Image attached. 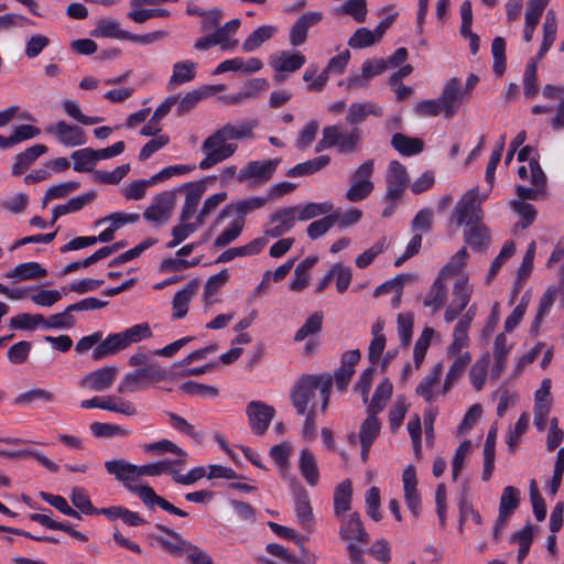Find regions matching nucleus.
Here are the masks:
<instances>
[{
    "label": "nucleus",
    "mask_w": 564,
    "mask_h": 564,
    "mask_svg": "<svg viewBox=\"0 0 564 564\" xmlns=\"http://www.w3.org/2000/svg\"><path fill=\"white\" fill-rule=\"evenodd\" d=\"M74 161L73 169L77 172H89L94 169L98 156L96 150L91 148H85L75 151L72 156Z\"/></svg>",
    "instance_id": "obj_52"
},
{
    "label": "nucleus",
    "mask_w": 564,
    "mask_h": 564,
    "mask_svg": "<svg viewBox=\"0 0 564 564\" xmlns=\"http://www.w3.org/2000/svg\"><path fill=\"white\" fill-rule=\"evenodd\" d=\"M274 25H261L256 29L243 42L242 50L245 52H253L259 48L265 41L273 37L276 33Z\"/></svg>",
    "instance_id": "obj_46"
},
{
    "label": "nucleus",
    "mask_w": 564,
    "mask_h": 564,
    "mask_svg": "<svg viewBox=\"0 0 564 564\" xmlns=\"http://www.w3.org/2000/svg\"><path fill=\"white\" fill-rule=\"evenodd\" d=\"M105 468L109 475L122 482L127 490L135 494L148 508L153 509L154 506H159L171 514L182 518L188 516L186 511L175 507L163 497L156 495L154 489L149 485H135L134 482L139 478V466L119 458L107 460L105 463Z\"/></svg>",
    "instance_id": "obj_2"
},
{
    "label": "nucleus",
    "mask_w": 564,
    "mask_h": 564,
    "mask_svg": "<svg viewBox=\"0 0 564 564\" xmlns=\"http://www.w3.org/2000/svg\"><path fill=\"white\" fill-rule=\"evenodd\" d=\"M176 202V191L158 194L144 210L143 217L151 223H165L171 217Z\"/></svg>",
    "instance_id": "obj_12"
},
{
    "label": "nucleus",
    "mask_w": 564,
    "mask_h": 564,
    "mask_svg": "<svg viewBox=\"0 0 564 564\" xmlns=\"http://www.w3.org/2000/svg\"><path fill=\"white\" fill-rule=\"evenodd\" d=\"M198 289V281H192L185 288L177 291L173 297V317L176 319L185 317L188 312V304Z\"/></svg>",
    "instance_id": "obj_31"
},
{
    "label": "nucleus",
    "mask_w": 564,
    "mask_h": 564,
    "mask_svg": "<svg viewBox=\"0 0 564 564\" xmlns=\"http://www.w3.org/2000/svg\"><path fill=\"white\" fill-rule=\"evenodd\" d=\"M176 194L185 192V200L180 213V220L182 223L189 220L197 212V206L206 191V182L204 180L196 182H188L174 188Z\"/></svg>",
    "instance_id": "obj_13"
},
{
    "label": "nucleus",
    "mask_w": 564,
    "mask_h": 564,
    "mask_svg": "<svg viewBox=\"0 0 564 564\" xmlns=\"http://www.w3.org/2000/svg\"><path fill=\"white\" fill-rule=\"evenodd\" d=\"M337 219H338V213H333L329 215L326 214L325 217H323L318 220H315L308 225V227L306 229L307 236L312 240H315V239L322 237L330 228H333L335 226V224L337 223Z\"/></svg>",
    "instance_id": "obj_56"
},
{
    "label": "nucleus",
    "mask_w": 564,
    "mask_h": 564,
    "mask_svg": "<svg viewBox=\"0 0 564 564\" xmlns=\"http://www.w3.org/2000/svg\"><path fill=\"white\" fill-rule=\"evenodd\" d=\"M299 469L305 481L314 487L319 479V470L315 455L308 448H303L300 452Z\"/></svg>",
    "instance_id": "obj_27"
},
{
    "label": "nucleus",
    "mask_w": 564,
    "mask_h": 564,
    "mask_svg": "<svg viewBox=\"0 0 564 564\" xmlns=\"http://www.w3.org/2000/svg\"><path fill=\"white\" fill-rule=\"evenodd\" d=\"M29 518H30V520L37 522L47 529L63 531L80 542L88 541V536L85 533H82V532L75 530L73 528V525L67 521H65V522L55 521V520L51 519L50 516L42 514V513H31L29 516Z\"/></svg>",
    "instance_id": "obj_28"
},
{
    "label": "nucleus",
    "mask_w": 564,
    "mask_h": 564,
    "mask_svg": "<svg viewBox=\"0 0 564 564\" xmlns=\"http://www.w3.org/2000/svg\"><path fill=\"white\" fill-rule=\"evenodd\" d=\"M0 456L10 458V459H24L28 457H33L36 459L41 465H43L45 468H47L52 473H57L59 467L57 464L52 462L50 458H47L44 454L32 451V449H20V451H7V449H0Z\"/></svg>",
    "instance_id": "obj_41"
},
{
    "label": "nucleus",
    "mask_w": 564,
    "mask_h": 564,
    "mask_svg": "<svg viewBox=\"0 0 564 564\" xmlns=\"http://www.w3.org/2000/svg\"><path fill=\"white\" fill-rule=\"evenodd\" d=\"M127 348V341L121 333L109 335L105 340H100L93 351L95 360H101L110 355Z\"/></svg>",
    "instance_id": "obj_30"
},
{
    "label": "nucleus",
    "mask_w": 564,
    "mask_h": 564,
    "mask_svg": "<svg viewBox=\"0 0 564 564\" xmlns=\"http://www.w3.org/2000/svg\"><path fill=\"white\" fill-rule=\"evenodd\" d=\"M476 316V306L471 305L456 324L453 332V340L447 347V355H456L469 345L468 330Z\"/></svg>",
    "instance_id": "obj_17"
},
{
    "label": "nucleus",
    "mask_w": 564,
    "mask_h": 564,
    "mask_svg": "<svg viewBox=\"0 0 564 564\" xmlns=\"http://www.w3.org/2000/svg\"><path fill=\"white\" fill-rule=\"evenodd\" d=\"M519 505L520 491L513 486L505 487L500 497L499 512L510 517Z\"/></svg>",
    "instance_id": "obj_55"
},
{
    "label": "nucleus",
    "mask_w": 564,
    "mask_h": 564,
    "mask_svg": "<svg viewBox=\"0 0 564 564\" xmlns=\"http://www.w3.org/2000/svg\"><path fill=\"white\" fill-rule=\"evenodd\" d=\"M70 501L73 506L84 514H95L97 511V508L94 507L89 496L83 488H73L70 494Z\"/></svg>",
    "instance_id": "obj_64"
},
{
    "label": "nucleus",
    "mask_w": 564,
    "mask_h": 564,
    "mask_svg": "<svg viewBox=\"0 0 564 564\" xmlns=\"http://www.w3.org/2000/svg\"><path fill=\"white\" fill-rule=\"evenodd\" d=\"M155 528L172 538L173 541L163 536L156 538L160 546L171 555L180 557L187 553V561L191 564H214L212 557L203 549L183 539L175 530L160 523Z\"/></svg>",
    "instance_id": "obj_4"
},
{
    "label": "nucleus",
    "mask_w": 564,
    "mask_h": 564,
    "mask_svg": "<svg viewBox=\"0 0 564 564\" xmlns=\"http://www.w3.org/2000/svg\"><path fill=\"white\" fill-rule=\"evenodd\" d=\"M268 82L264 78H254L251 79L247 86L246 90L234 94L227 97V101L229 104H240L245 100L252 99L256 97L257 93L262 91L267 88Z\"/></svg>",
    "instance_id": "obj_54"
},
{
    "label": "nucleus",
    "mask_w": 564,
    "mask_h": 564,
    "mask_svg": "<svg viewBox=\"0 0 564 564\" xmlns=\"http://www.w3.org/2000/svg\"><path fill=\"white\" fill-rule=\"evenodd\" d=\"M208 97L206 89H195L187 93L181 100L177 99L176 113L178 117L184 116L196 107L204 98Z\"/></svg>",
    "instance_id": "obj_58"
},
{
    "label": "nucleus",
    "mask_w": 564,
    "mask_h": 564,
    "mask_svg": "<svg viewBox=\"0 0 564 564\" xmlns=\"http://www.w3.org/2000/svg\"><path fill=\"white\" fill-rule=\"evenodd\" d=\"M409 175L405 166L394 160L389 163L386 175V196L384 200L389 203H397L400 200L408 187Z\"/></svg>",
    "instance_id": "obj_9"
},
{
    "label": "nucleus",
    "mask_w": 564,
    "mask_h": 564,
    "mask_svg": "<svg viewBox=\"0 0 564 564\" xmlns=\"http://www.w3.org/2000/svg\"><path fill=\"white\" fill-rule=\"evenodd\" d=\"M305 61V56L300 52L281 51L270 57V65L276 73H292L300 69Z\"/></svg>",
    "instance_id": "obj_23"
},
{
    "label": "nucleus",
    "mask_w": 564,
    "mask_h": 564,
    "mask_svg": "<svg viewBox=\"0 0 564 564\" xmlns=\"http://www.w3.org/2000/svg\"><path fill=\"white\" fill-rule=\"evenodd\" d=\"M510 347L507 345V337L505 334H499L494 343V366L491 369V377L499 378L506 369V360L509 355Z\"/></svg>",
    "instance_id": "obj_38"
},
{
    "label": "nucleus",
    "mask_w": 564,
    "mask_h": 564,
    "mask_svg": "<svg viewBox=\"0 0 564 564\" xmlns=\"http://www.w3.org/2000/svg\"><path fill=\"white\" fill-rule=\"evenodd\" d=\"M510 206L512 210L522 218L523 223L521 224V227L523 229L528 228L535 221L538 212L532 204L513 199L511 200Z\"/></svg>",
    "instance_id": "obj_61"
},
{
    "label": "nucleus",
    "mask_w": 564,
    "mask_h": 564,
    "mask_svg": "<svg viewBox=\"0 0 564 564\" xmlns=\"http://www.w3.org/2000/svg\"><path fill=\"white\" fill-rule=\"evenodd\" d=\"M469 352L459 354L449 367L443 386V392H447L453 384L463 376L467 365L470 362Z\"/></svg>",
    "instance_id": "obj_47"
},
{
    "label": "nucleus",
    "mask_w": 564,
    "mask_h": 564,
    "mask_svg": "<svg viewBox=\"0 0 564 564\" xmlns=\"http://www.w3.org/2000/svg\"><path fill=\"white\" fill-rule=\"evenodd\" d=\"M388 248V241L386 237L380 238L372 247L364 251L356 258V265L359 269L367 268L378 254L382 253Z\"/></svg>",
    "instance_id": "obj_63"
},
{
    "label": "nucleus",
    "mask_w": 564,
    "mask_h": 564,
    "mask_svg": "<svg viewBox=\"0 0 564 564\" xmlns=\"http://www.w3.org/2000/svg\"><path fill=\"white\" fill-rule=\"evenodd\" d=\"M473 294V286L468 283V276L460 275L453 288V299L444 313L446 323L454 322L460 313L467 307Z\"/></svg>",
    "instance_id": "obj_11"
},
{
    "label": "nucleus",
    "mask_w": 564,
    "mask_h": 564,
    "mask_svg": "<svg viewBox=\"0 0 564 564\" xmlns=\"http://www.w3.org/2000/svg\"><path fill=\"white\" fill-rule=\"evenodd\" d=\"M318 258L311 256L301 261L294 271V278L290 283V289L295 292L303 291L308 285V271L316 264Z\"/></svg>",
    "instance_id": "obj_43"
},
{
    "label": "nucleus",
    "mask_w": 564,
    "mask_h": 564,
    "mask_svg": "<svg viewBox=\"0 0 564 564\" xmlns=\"http://www.w3.org/2000/svg\"><path fill=\"white\" fill-rule=\"evenodd\" d=\"M246 414L251 431L263 436L275 416V409L262 401L253 400L247 404Z\"/></svg>",
    "instance_id": "obj_10"
},
{
    "label": "nucleus",
    "mask_w": 564,
    "mask_h": 564,
    "mask_svg": "<svg viewBox=\"0 0 564 564\" xmlns=\"http://www.w3.org/2000/svg\"><path fill=\"white\" fill-rule=\"evenodd\" d=\"M369 115L381 117L382 109L372 102H354L349 106L346 120L350 124H359L364 122Z\"/></svg>",
    "instance_id": "obj_35"
},
{
    "label": "nucleus",
    "mask_w": 564,
    "mask_h": 564,
    "mask_svg": "<svg viewBox=\"0 0 564 564\" xmlns=\"http://www.w3.org/2000/svg\"><path fill=\"white\" fill-rule=\"evenodd\" d=\"M464 97L465 95L458 78L454 77L445 84L438 100L446 119H451L456 115Z\"/></svg>",
    "instance_id": "obj_15"
},
{
    "label": "nucleus",
    "mask_w": 564,
    "mask_h": 564,
    "mask_svg": "<svg viewBox=\"0 0 564 564\" xmlns=\"http://www.w3.org/2000/svg\"><path fill=\"white\" fill-rule=\"evenodd\" d=\"M95 197L96 193L91 191L80 196L73 197L67 204L55 206L52 212L51 224H54L61 216L83 209L84 206L93 202Z\"/></svg>",
    "instance_id": "obj_37"
},
{
    "label": "nucleus",
    "mask_w": 564,
    "mask_h": 564,
    "mask_svg": "<svg viewBox=\"0 0 564 564\" xmlns=\"http://www.w3.org/2000/svg\"><path fill=\"white\" fill-rule=\"evenodd\" d=\"M478 196V187L469 189L456 204L452 214V221L457 226L466 225L468 227L473 226L475 223H479L480 207L479 204H477Z\"/></svg>",
    "instance_id": "obj_8"
},
{
    "label": "nucleus",
    "mask_w": 564,
    "mask_h": 564,
    "mask_svg": "<svg viewBox=\"0 0 564 564\" xmlns=\"http://www.w3.org/2000/svg\"><path fill=\"white\" fill-rule=\"evenodd\" d=\"M45 132L55 135L57 141L65 147H79L86 143L85 131L78 127L67 123L64 120L45 127Z\"/></svg>",
    "instance_id": "obj_14"
},
{
    "label": "nucleus",
    "mask_w": 564,
    "mask_h": 564,
    "mask_svg": "<svg viewBox=\"0 0 564 564\" xmlns=\"http://www.w3.org/2000/svg\"><path fill=\"white\" fill-rule=\"evenodd\" d=\"M339 536L347 542V551L351 562L362 561L365 550L362 545L369 542V534L366 531L358 512H352L341 519Z\"/></svg>",
    "instance_id": "obj_5"
},
{
    "label": "nucleus",
    "mask_w": 564,
    "mask_h": 564,
    "mask_svg": "<svg viewBox=\"0 0 564 564\" xmlns=\"http://www.w3.org/2000/svg\"><path fill=\"white\" fill-rule=\"evenodd\" d=\"M196 64L191 61L177 62L173 65V74L169 85L176 86L188 83L195 78Z\"/></svg>",
    "instance_id": "obj_51"
},
{
    "label": "nucleus",
    "mask_w": 564,
    "mask_h": 564,
    "mask_svg": "<svg viewBox=\"0 0 564 564\" xmlns=\"http://www.w3.org/2000/svg\"><path fill=\"white\" fill-rule=\"evenodd\" d=\"M240 26L239 19H232L227 22L225 25L217 28V30L213 33L217 44L221 47V50H232L238 45V40H231V35H235Z\"/></svg>",
    "instance_id": "obj_40"
},
{
    "label": "nucleus",
    "mask_w": 564,
    "mask_h": 564,
    "mask_svg": "<svg viewBox=\"0 0 564 564\" xmlns=\"http://www.w3.org/2000/svg\"><path fill=\"white\" fill-rule=\"evenodd\" d=\"M294 495L296 517L303 525H307L313 519L308 492L302 486H296Z\"/></svg>",
    "instance_id": "obj_44"
},
{
    "label": "nucleus",
    "mask_w": 564,
    "mask_h": 564,
    "mask_svg": "<svg viewBox=\"0 0 564 564\" xmlns=\"http://www.w3.org/2000/svg\"><path fill=\"white\" fill-rule=\"evenodd\" d=\"M297 207L296 220L307 221L317 216L326 215L333 210V204L329 202L324 203H308L303 207Z\"/></svg>",
    "instance_id": "obj_53"
},
{
    "label": "nucleus",
    "mask_w": 564,
    "mask_h": 564,
    "mask_svg": "<svg viewBox=\"0 0 564 564\" xmlns=\"http://www.w3.org/2000/svg\"><path fill=\"white\" fill-rule=\"evenodd\" d=\"M333 387V377L329 372L318 375H303L292 386L290 400L299 415L310 411L312 403H316V394L321 399V412L325 413L329 405Z\"/></svg>",
    "instance_id": "obj_3"
},
{
    "label": "nucleus",
    "mask_w": 564,
    "mask_h": 564,
    "mask_svg": "<svg viewBox=\"0 0 564 564\" xmlns=\"http://www.w3.org/2000/svg\"><path fill=\"white\" fill-rule=\"evenodd\" d=\"M93 35L127 40V37H130V32L120 29V23L116 20L102 19L98 21L97 28L93 32Z\"/></svg>",
    "instance_id": "obj_48"
},
{
    "label": "nucleus",
    "mask_w": 564,
    "mask_h": 564,
    "mask_svg": "<svg viewBox=\"0 0 564 564\" xmlns=\"http://www.w3.org/2000/svg\"><path fill=\"white\" fill-rule=\"evenodd\" d=\"M391 145L404 156L419 154L424 149L423 140L419 138H411L403 133H394L391 138Z\"/></svg>",
    "instance_id": "obj_32"
},
{
    "label": "nucleus",
    "mask_w": 564,
    "mask_h": 564,
    "mask_svg": "<svg viewBox=\"0 0 564 564\" xmlns=\"http://www.w3.org/2000/svg\"><path fill=\"white\" fill-rule=\"evenodd\" d=\"M257 120L240 121L237 124L226 123L207 137L202 144L205 158L199 162L200 170H208L232 156L238 145L235 140L251 139Z\"/></svg>",
    "instance_id": "obj_1"
},
{
    "label": "nucleus",
    "mask_w": 564,
    "mask_h": 564,
    "mask_svg": "<svg viewBox=\"0 0 564 564\" xmlns=\"http://www.w3.org/2000/svg\"><path fill=\"white\" fill-rule=\"evenodd\" d=\"M167 372L156 362L138 368L127 373L118 386L119 393H134L142 390L147 384L165 380Z\"/></svg>",
    "instance_id": "obj_6"
},
{
    "label": "nucleus",
    "mask_w": 564,
    "mask_h": 564,
    "mask_svg": "<svg viewBox=\"0 0 564 564\" xmlns=\"http://www.w3.org/2000/svg\"><path fill=\"white\" fill-rule=\"evenodd\" d=\"M323 15L318 11H311L302 14L290 30V43L292 46H300L305 43L307 39V31L310 28L316 25Z\"/></svg>",
    "instance_id": "obj_22"
},
{
    "label": "nucleus",
    "mask_w": 564,
    "mask_h": 564,
    "mask_svg": "<svg viewBox=\"0 0 564 564\" xmlns=\"http://www.w3.org/2000/svg\"><path fill=\"white\" fill-rule=\"evenodd\" d=\"M47 271L37 262H23L6 274L8 279L35 280L46 276Z\"/></svg>",
    "instance_id": "obj_34"
},
{
    "label": "nucleus",
    "mask_w": 564,
    "mask_h": 564,
    "mask_svg": "<svg viewBox=\"0 0 564 564\" xmlns=\"http://www.w3.org/2000/svg\"><path fill=\"white\" fill-rule=\"evenodd\" d=\"M80 406L83 409L98 408L120 413L127 416H132L137 414V409L132 403L124 402L120 398H117L115 395L94 397L89 400L82 401Z\"/></svg>",
    "instance_id": "obj_16"
},
{
    "label": "nucleus",
    "mask_w": 564,
    "mask_h": 564,
    "mask_svg": "<svg viewBox=\"0 0 564 564\" xmlns=\"http://www.w3.org/2000/svg\"><path fill=\"white\" fill-rule=\"evenodd\" d=\"M324 314L323 312H314L305 323L296 330L294 335L295 341H302L307 337L314 336L322 330Z\"/></svg>",
    "instance_id": "obj_49"
},
{
    "label": "nucleus",
    "mask_w": 564,
    "mask_h": 564,
    "mask_svg": "<svg viewBox=\"0 0 564 564\" xmlns=\"http://www.w3.org/2000/svg\"><path fill=\"white\" fill-rule=\"evenodd\" d=\"M204 224H198V217L195 223H186L176 225L172 230L173 239L167 242V248H174L188 238L192 234L197 231Z\"/></svg>",
    "instance_id": "obj_59"
},
{
    "label": "nucleus",
    "mask_w": 564,
    "mask_h": 564,
    "mask_svg": "<svg viewBox=\"0 0 564 564\" xmlns=\"http://www.w3.org/2000/svg\"><path fill=\"white\" fill-rule=\"evenodd\" d=\"M465 241L473 249H485L489 243V234L487 228L480 223H475L467 231H465Z\"/></svg>",
    "instance_id": "obj_50"
},
{
    "label": "nucleus",
    "mask_w": 564,
    "mask_h": 564,
    "mask_svg": "<svg viewBox=\"0 0 564 564\" xmlns=\"http://www.w3.org/2000/svg\"><path fill=\"white\" fill-rule=\"evenodd\" d=\"M446 279L448 278L446 275H441L440 272L423 300V305L431 308L432 313L438 312L447 300V289L445 285Z\"/></svg>",
    "instance_id": "obj_24"
},
{
    "label": "nucleus",
    "mask_w": 564,
    "mask_h": 564,
    "mask_svg": "<svg viewBox=\"0 0 564 564\" xmlns=\"http://www.w3.org/2000/svg\"><path fill=\"white\" fill-rule=\"evenodd\" d=\"M542 95L545 99L558 100L555 116L551 121V126L554 130L564 128V86L547 84L543 87Z\"/></svg>",
    "instance_id": "obj_29"
},
{
    "label": "nucleus",
    "mask_w": 564,
    "mask_h": 564,
    "mask_svg": "<svg viewBox=\"0 0 564 564\" xmlns=\"http://www.w3.org/2000/svg\"><path fill=\"white\" fill-rule=\"evenodd\" d=\"M373 160H367L351 174V185L345 194L348 202L357 203L366 199L375 188L371 175L373 173Z\"/></svg>",
    "instance_id": "obj_7"
},
{
    "label": "nucleus",
    "mask_w": 564,
    "mask_h": 564,
    "mask_svg": "<svg viewBox=\"0 0 564 564\" xmlns=\"http://www.w3.org/2000/svg\"><path fill=\"white\" fill-rule=\"evenodd\" d=\"M280 159L268 161H251L240 171L239 181L254 178L259 182L269 181L276 170Z\"/></svg>",
    "instance_id": "obj_21"
},
{
    "label": "nucleus",
    "mask_w": 564,
    "mask_h": 564,
    "mask_svg": "<svg viewBox=\"0 0 564 564\" xmlns=\"http://www.w3.org/2000/svg\"><path fill=\"white\" fill-rule=\"evenodd\" d=\"M184 464H185V459L177 458L175 460L164 459V460H159V462L151 463L148 465H142V466H139V477H142V476L155 477V476H160L163 474H171L174 476L175 466L184 465Z\"/></svg>",
    "instance_id": "obj_39"
},
{
    "label": "nucleus",
    "mask_w": 564,
    "mask_h": 564,
    "mask_svg": "<svg viewBox=\"0 0 564 564\" xmlns=\"http://www.w3.org/2000/svg\"><path fill=\"white\" fill-rule=\"evenodd\" d=\"M434 335V329L430 327H425L417 338L414 350H413V360L415 369H419L425 358L427 348L430 347L431 339Z\"/></svg>",
    "instance_id": "obj_57"
},
{
    "label": "nucleus",
    "mask_w": 564,
    "mask_h": 564,
    "mask_svg": "<svg viewBox=\"0 0 564 564\" xmlns=\"http://www.w3.org/2000/svg\"><path fill=\"white\" fill-rule=\"evenodd\" d=\"M265 550L269 554L283 560L288 564H314L315 563V556L310 555L303 546L301 547L302 555L300 557L290 554L288 549H285L281 544H276V543L268 544Z\"/></svg>",
    "instance_id": "obj_36"
},
{
    "label": "nucleus",
    "mask_w": 564,
    "mask_h": 564,
    "mask_svg": "<svg viewBox=\"0 0 564 564\" xmlns=\"http://www.w3.org/2000/svg\"><path fill=\"white\" fill-rule=\"evenodd\" d=\"M491 53L494 55L492 69L496 75L501 76L506 69V42L501 36H497L491 43Z\"/></svg>",
    "instance_id": "obj_62"
},
{
    "label": "nucleus",
    "mask_w": 564,
    "mask_h": 564,
    "mask_svg": "<svg viewBox=\"0 0 564 564\" xmlns=\"http://www.w3.org/2000/svg\"><path fill=\"white\" fill-rule=\"evenodd\" d=\"M47 152L44 144H34L15 156L12 165V174L19 176L23 174L41 155Z\"/></svg>",
    "instance_id": "obj_25"
},
{
    "label": "nucleus",
    "mask_w": 564,
    "mask_h": 564,
    "mask_svg": "<svg viewBox=\"0 0 564 564\" xmlns=\"http://www.w3.org/2000/svg\"><path fill=\"white\" fill-rule=\"evenodd\" d=\"M557 20L556 14L553 10H549L545 15L543 24V40L538 53V58H542L544 54L551 48L552 44L556 39Z\"/></svg>",
    "instance_id": "obj_45"
},
{
    "label": "nucleus",
    "mask_w": 564,
    "mask_h": 564,
    "mask_svg": "<svg viewBox=\"0 0 564 564\" xmlns=\"http://www.w3.org/2000/svg\"><path fill=\"white\" fill-rule=\"evenodd\" d=\"M442 372L443 364L437 362L416 387V393L429 403L434 400L433 388L440 382Z\"/></svg>",
    "instance_id": "obj_42"
},
{
    "label": "nucleus",
    "mask_w": 564,
    "mask_h": 564,
    "mask_svg": "<svg viewBox=\"0 0 564 564\" xmlns=\"http://www.w3.org/2000/svg\"><path fill=\"white\" fill-rule=\"evenodd\" d=\"M352 484L350 479L339 482L334 490V513L341 518L345 512L351 509Z\"/></svg>",
    "instance_id": "obj_26"
},
{
    "label": "nucleus",
    "mask_w": 564,
    "mask_h": 564,
    "mask_svg": "<svg viewBox=\"0 0 564 564\" xmlns=\"http://www.w3.org/2000/svg\"><path fill=\"white\" fill-rule=\"evenodd\" d=\"M330 163L329 155H319L314 159L307 160L305 162L299 163L295 166L291 167L286 175L289 177H301L306 175H312L324 167H326Z\"/></svg>",
    "instance_id": "obj_33"
},
{
    "label": "nucleus",
    "mask_w": 564,
    "mask_h": 564,
    "mask_svg": "<svg viewBox=\"0 0 564 564\" xmlns=\"http://www.w3.org/2000/svg\"><path fill=\"white\" fill-rule=\"evenodd\" d=\"M118 375V368L115 366L104 367L89 372L82 379V387L94 391H105L109 389Z\"/></svg>",
    "instance_id": "obj_19"
},
{
    "label": "nucleus",
    "mask_w": 564,
    "mask_h": 564,
    "mask_svg": "<svg viewBox=\"0 0 564 564\" xmlns=\"http://www.w3.org/2000/svg\"><path fill=\"white\" fill-rule=\"evenodd\" d=\"M297 207H285L276 210L271 216V228L265 230V235L271 238H278L289 232L296 221Z\"/></svg>",
    "instance_id": "obj_20"
},
{
    "label": "nucleus",
    "mask_w": 564,
    "mask_h": 564,
    "mask_svg": "<svg viewBox=\"0 0 564 564\" xmlns=\"http://www.w3.org/2000/svg\"><path fill=\"white\" fill-rule=\"evenodd\" d=\"M380 429L381 423L377 416H367L360 426V443H366V446L372 445L380 433Z\"/></svg>",
    "instance_id": "obj_60"
},
{
    "label": "nucleus",
    "mask_w": 564,
    "mask_h": 564,
    "mask_svg": "<svg viewBox=\"0 0 564 564\" xmlns=\"http://www.w3.org/2000/svg\"><path fill=\"white\" fill-rule=\"evenodd\" d=\"M267 203L268 198L254 196L249 199H243L237 203L228 204L219 213L217 217V223L232 215L237 216L236 219H241L245 221L246 215L262 208Z\"/></svg>",
    "instance_id": "obj_18"
}]
</instances>
